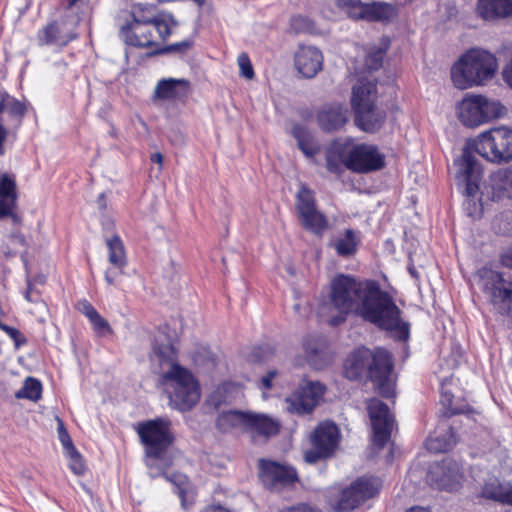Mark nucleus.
Wrapping results in <instances>:
<instances>
[{
  "label": "nucleus",
  "instance_id": "f257e3e1",
  "mask_svg": "<svg viewBox=\"0 0 512 512\" xmlns=\"http://www.w3.org/2000/svg\"><path fill=\"white\" fill-rule=\"evenodd\" d=\"M328 299L330 307L337 312L327 319L333 327L343 324L353 314L389 331L396 340L409 338V324L401 320L400 309L375 280L338 274L330 281Z\"/></svg>",
  "mask_w": 512,
  "mask_h": 512
},
{
  "label": "nucleus",
  "instance_id": "f03ea898",
  "mask_svg": "<svg viewBox=\"0 0 512 512\" xmlns=\"http://www.w3.org/2000/svg\"><path fill=\"white\" fill-rule=\"evenodd\" d=\"M472 151H476L491 163L512 161V129L499 126L480 133L467 142L462 156L454 161L455 177L460 184L465 185V194L468 196L477 193L482 174L480 164Z\"/></svg>",
  "mask_w": 512,
  "mask_h": 512
},
{
  "label": "nucleus",
  "instance_id": "7ed1b4c3",
  "mask_svg": "<svg viewBox=\"0 0 512 512\" xmlns=\"http://www.w3.org/2000/svg\"><path fill=\"white\" fill-rule=\"evenodd\" d=\"M154 360L161 367L158 384L169 399V406L180 412L191 410L200 400L199 381L192 372L176 362L173 345L156 339L153 346Z\"/></svg>",
  "mask_w": 512,
  "mask_h": 512
},
{
  "label": "nucleus",
  "instance_id": "20e7f679",
  "mask_svg": "<svg viewBox=\"0 0 512 512\" xmlns=\"http://www.w3.org/2000/svg\"><path fill=\"white\" fill-rule=\"evenodd\" d=\"M136 432L144 446L146 466L150 477L164 476L167 480L179 486V496L184 506V491L180 486L184 483L182 475H166L170 462L165 458L168 449L173 444L175 437L172 431V423L166 417H157L137 424Z\"/></svg>",
  "mask_w": 512,
  "mask_h": 512
},
{
  "label": "nucleus",
  "instance_id": "39448f33",
  "mask_svg": "<svg viewBox=\"0 0 512 512\" xmlns=\"http://www.w3.org/2000/svg\"><path fill=\"white\" fill-rule=\"evenodd\" d=\"M393 362L391 354L383 349L374 351L359 348L349 355L345 361V376L350 380L368 378L377 392L385 398L394 396Z\"/></svg>",
  "mask_w": 512,
  "mask_h": 512
},
{
  "label": "nucleus",
  "instance_id": "423d86ee",
  "mask_svg": "<svg viewBox=\"0 0 512 512\" xmlns=\"http://www.w3.org/2000/svg\"><path fill=\"white\" fill-rule=\"evenodd\" d=\"M496 57L482 49H470L451 68L453 85L461 90L485 84L497 70Z\"/></svg>",
  "mask_w": 512,
  "mask_h": 512
},
{
  "label": "nucleus",
  "instance_id": "0eeeda50",
  "mask_svg": "<svg viewBox=\"0 0 512 512\" xmlns=\"http://www.w3.org/2000/svg\"><path fill=\"white\" fill-rule=\"evenodd\" d=\"M375 99L376 85L373 82L360 80L353 87L351 104L355 124L367 133L379 131L386 119V112L375 105Z\"/></svg>",
  "mask_w": 512,
  "mask_h": 512
},
{
  "label": "nucleus",
  "instance_id": "6e6552de",
  "mask_svg": "<svg viewBox=\"0 0 512 512\" xmlns=\"http://www.w3.org/2000/svg\"><path fill=\"white\" fill-rule=\"evenodd\" d=\"M379 488L380 484L377 478L359 477L337 493H335V489H331L328 502L334 512H351L375 496Z\"/></svg>",
  "mask_w": 512,
  "mask_h": 512
},
{
  "label": "nucleus",
  "instance_id": "1a4fd4ad",
  "mask_svg": "<svg viewBox=\"0 0 512 512\" xmlns=\"http://www.w3.org/2000/svg\"><path fill=\"white\" fill-rule=\"evenodd\" d=\"M478 285L487 295L494 308L503 316L512 317V280L488 267L477 272Z\"/></svg>",
  "mask_w": 512,
  "mask_h": 512
},
{
  "label": "nucleus",
  "instance_id": "9d476101",
  "mask_svg": "<svg viewBox=\"0 0 512 512\" xmlns=\"http://www.w3.org/2000/svg\"><path fill=\"white\" fill-rule=\"evenodd\" d=\"M458 118L467 127H476L501 116L503 106L482 95H469L458 104Z\"/></svg>",
  "mask_w": 512,
  "mask_h": 512
},
{
  "label": "nucleus",
  "instance_id": "9b49d317",
  "mask_svg": "<svg viewBox=\"0 0 512 512\" xmlns=\"http://www.w3.org/2000/svg\"><path fill=\"white\" fill-rule=\"evenodd\" d=\"M333 1L341 12L346 14L348 18L355 21H388L396 14L394 6L385 2L364 3L361 0Z\"/></svg>",
  "mask_w": 512,
  "mask_h": 512
},
{
  "label": "nucleus",
  "instance_id": "f8f14e48",
  "mask_svg": "<svg viewBox=\"0 0 512 512\" xmlns=\"http://www.w3.org/2000/svg\"><path fill=\"white\" fill-rule=\"evenodd\" d=\"M177 26L178 22L172 16V21L167 22L166 32L158 29L159 25H156V21H152L149 25L122 28L120 36L130 46L139 48L158 47L160 43L165 42L172 35L174 28Z\"/></svg>",
  "mask_w": 512,
  "mask_h": 512
},
{
  "label": "nucleus",
  "instance_id": "ddd939ff",
  "mask_svg": "<svg viewBox=\"0 0 512 512\" xmlns=\"http://www.w3.org/2000/svg\"><path fill=\"white\" fill-rule=\"evenodd\" d=\"M39 47H51L60 51L77 38L76 24L65 17L54 19L42 26L36 33Z\"/></svg>",
  "mask_w": 512,
  "mask_h": 512
},
{
  "label": "nucleus",
  "instance_id": "4468645a",
  "mask_svg": "<svg viewBox=\"0 0 512 512\" xmlns=\"http://www.w3.org/2000/svg\"><path fill=\"white\" fill-rule=\"evenodd\" d=\"M339 439L338 427L331 422L319 424L310 437L311 449L304 454L307 463H316L330 457L335 451Z\"/></svg>",
  "mask_w": 512,
  "mask_h": 512
},
{
  "label": "nucleus",
  "instance_id": "2eb2a0df",
  "mask_svg": "<svg viewBox=\"0 0 512 512\" xmlns=\"http://www.w3.org/2000/svg\"><path fill=\"white\" fill-rule=\"evenodd\" d=\"M385 165L384 155L376 146L368 144L354 145L350 139L346 168L358 173L376 171Z\"/></svg>",
  "mask_w": 512,
  "mask_h": 512
},
{
  "label": "nucleus",
  "instance_id": "dca6fc26",
  "mask_svg": "<svg viewBox=\"0 0 512 512\" xmlns=\"http://www.w3.org/2000/svg\"><path fill=\"white\" fill-rule=\"evenodd\" d=\"M296 209L301 225L308 231L321 234L328 227V221L315 205L312 191L301 187L296 197Z\"/></svg>",
  "mask_w": 512,
  "mask_h": 512
},
{
  "label": "nucleus",
  "instance_id": "f3484780",
  "mask_svg": "<svg viewBox=\"0 0 512 512\" xmlns=\"http://www.w3.org/2000/svg\"><path fill=\"white\" fill-rule=\"evenodd\" d=\"M462 472L455 460L446 458L433 463L427 473V481L437 489L455 491L460 487Z\"/></svg>",
  "mask_w": 512,
  "mask_h": 512
},
{
  "label": "nucleus",
  "instance_id": "a211bd4d",
  "mask_svg": "<svg viewBox=\"0 0 512 512\" xmlns=\"http://www.w3.org/2000/svg\"><path fill=\"white\" fill-rule=\"evenodd\" d=\"M367 411L373 430V443L382 448L390 439L393 426L389 408L381 400L372 398L367 402Z\"/></svg>",
  "mask_w": 512,
  "mask_h": 512
},
{
  "label": "nucleus",
  "instance_id": "6ab92c4d",
  "mask_svg": "<svg viewBox=\"0 0 512 512\" xmlns=\"http://www.w3.org/2000/svg\"><path fill=\"white\" fill-rule=\"evenodd\" d=\"M259 477L266 488L275 491L298 480L297 472L293 467L263 459L259 461Z\"/></svg>",
  "mask_w": 512,
  "mask_h": 512
},
{
  "label": "nucleus",
  "instance_id": "aec40b11",
  "mask_svg": "<svg viewBox=\"0 0 512 512\" xmlns=\"http://www.w3.org/2000/svg\"><path fill=\"white\" fill-rule=\"evenodd\" d=\"M152 21H156V25H159L158 29L166 32L167 22L172 21V15L159 11L156 6L151 4H134L129 12V18L124 23L119 24L120 35L122 34V28L149 25Z\"/></svg>",
  "mask_w": 512,
  "mask_h": 512
},
{
  "label": "nucleus",
  "instance_id": "412c9836",
  "mask_svg": "<svg viewBox=\"0 0 512 512\" xmlns=\"http://www.w3.org/2000/svg\"><path fill=\"white\" fill-rule=\"evenodd\" d=\"M324 393V386L319 382H308L287 399V410L291 413H310L318 404Z\"/></svg>",
  "mask_w": 512,
  "mask_h": 512
},
{
  "label": "nucleus",
  "instance_id": "4be33fe9",
  "mask_svg": "<svg viewBox=\"0 0 512 512\" xmlns=\"http://www.w3.org/2000/svg\"><path fill=\"white\" fill-rule=\"evenodd\" d=\"M294 65L303 78H314L323 67V54L314 46H300L294 55Z\"/></svg>",
  "mask_w": 512,
  "mask_h": 512
},
{
  "label": "nucleus",
  "instance_id": "5701e85b",
  "mask_svg": "<svg viewBox=\"0 0 512 512\" xmlns=\"http://www.w3.org/2000/svg\"><path fill=\"white\" fill-rule=\"evenodd\" d=\"M108 261L111 267L104 274L109 285H115L119 275L124 273L127 266V257L124 244L119 236L107 237Z\"/></svg>",
  "mask_w": 512,
  "mask_h": 512
},
{
  "label": "nucleus",
  "instance_id": "b1692460",
  "mask_svg": "<svg viewBox=\"0 0 512 512\" xmlns=\"http://www.w3.org/2000/svg\"><path fill=\"white\" fill-rule=\"evenodd\" d=\"M26 111L25 105L6 91L0 90V155L4 153L3 144L8 136L9 130L5 126V114H8L12 121L20 124L21 118Z\"/></svg>",
  "mask_w": 512,
  "mask_h": 512
},
{
  "label": "nucleus",
  "instance_id": "393cba45",
  "mask_svg": "<svg viewBox=\"0 0 512 512\" xmlns=\"http://www.w3.org/2000/svg\"><path fill=\"white\" fill-rule=\"evenodd\" d=\"M189 92V80L184 78H163L155 86L153 100L178 101L186 98Z\"/></svg>",
  "mask_w": 512,
  "mask_h": 512
},
{
  "label": "nucleus",
  "instance_id": "a878e982",
  "mask_svg": "<svg viewBox=\"0 0 512 512\" xmlns=\"http://www.w3.org/2000/svg\"><path fill=\"white\" fill-rule=\"evenodd\" d=\"M280 422L262 413L248 412L245 432H248L253 438H269L279 433Z\"/></svg>",
  "mask_w": 512,
  "mask_h": 512
},
{
  "label": "nucleus",
  "instance_id": "bb28decb",
  "mask_svg": "<svg viewBox=\"0 0 512 512\" xmlns=\"http://www.w3.org/2000/svg\"><path fill=\"white\" fill-rule=\"evenodd\" d=\"M478 496L486 500L512 506V484L502 482L497 477L491 476L484 481Z\"/></svg>",
  "mask_w": 512,
  "mask_h": 512
},
{
  "label": "nucleus",
  "instance_id": "cd10ccee",
  "mask_svg": "<svg viewBox=\"0 0 512 512\" xmlns=\"http://www.w3.org/2000/svg\"><path fill=\"white\" fill-rule=\"evenodd\" d=\"M348 111L340 104L325 105L317 115L319 126L325 131L342 128L348 120Z\"/></svg>",
  "mask_w": 512,
  "mask_h": 512
},
{
  "label": "nucleus",
  "instance_id": "c85d7f7f",
  "mask_svg": "<svg viewBox=\"0 0 512 512\" xmlns=\"http://www.w3.org/2000/svg\"><path fill=\"white\" fill-rule=\"evenodd\" d=\"M477 13L488 21L507 18L512 15V0H478Z\"/></svg>",
  "mask_w": 512,
  "mask_h": 512
},
{
  "label": "nucleus",
  "instance_id": "c756f323",
  "mask_svg": "<svg viewBox=\"0 0 512 512\" xmlns=\"http://www.w3.org/2000/svg\"><path fill=\"white\" fill-rule=\"evenodd\" d=\"M350 139L336 140L327 150L326 164L327 169L332 173H340L343 167H346V158Z\"/></svg>",
  "mask_w": 512,
  "mask_h": 512
},
{
  "label": "nucleus",
  "instance_id": "7c9ffc66",
  "mask_svg": "<svg viewBox=\"0 0 512 512\" xmlns=\"http://www.w3.org/2000/svg\"><path fill=\"white\" fill-rule=\"evenodd\" d=\"M248 412L238 410H229L219 414L216 425L221 431H229L234 428H240L245 431Z\"/></svg>",
  "mask_w": 512,
  "mask_h": 512
},
{
  "label": "nucleus",
  "instance_id": "2f4dec72",
  "mask_svg": "<svg viewBox=\"0 0 512 512\" xmlns=\"http://www.w3.org/2000/svg\"><path fill=\"white\" fill-rule=\"evenodd\" d=\"M490 179L495 193L512 199V166L498 169L491 174Z\"/></svg>",
  "mask_w": 512,
  "mask_h": 512
},
{
  "label": "nucleus",
  "instance_id": "473e14b6",
  "mask_svg": "<svg viewBox=\"0 0 512 512\" xmlns=\"http://www.w3.org/2000/svg\"><path fill=\"white\" fill-rule=\"evenodd\" d=\"M292 134L296 138L299 149L307 157H313L320 151V147L314 142L312 135L303 126L296 125L292 129Z\"/></svg>",
  "mask_w": 512,
  "mask_h": 512
},
{
  "label": "nucleus",
  "instance_id": "72a5a7b5",
  "mask_svg": "<svg viewBox=\"0 0 512 512\" xmlns=\"http://www.w3.org/2000/svg\"><path fill=\"white\" fill-rule=\"evenodd\" d=\"M456 444V436L452 427H448L445 435L435 434L429 436L426 448L434 453L446 452Z\"/></svg>",
  "mask_w": 512,
  "mask_h": 512
},
{
  "label": "nucleus",
  "instance_id": "f704fd0d",
  "mask_svg": "<svg viewBox=\"0 0 512 512\" xmlns=\"http://www.w3.org/2000/svg\"><path fill=\"white\" fill-rule=\"evenodd\" d=\"M357 238L352 229H347L343 236L334 240L332 246L339 256L353 255L357 250Z\"/></svg>",
  "mask_w": 512,
  "mask_h": 512
},
{
  "label": "nucleus",
  "instance_id": "c9c22d12",
  "mask_svg": "<svg viewBox=\"0 0 512 512\" xmlns=\"http://www.w3.org/2000/svg\"><path fill=\"white\" fill-rule=\"evenodd\" d=\"M303 347L309 364L315 368H320L324 347L323 342L320 339H311L305 341Z\"/></svg>",
  "mask_w": 512,
  "mask_h": 512
},
{
  "label": "nucleus",
  "instance_id": "e433bc0d",
  "mask_svg": "<svg viewBox=\"0 0 512 512\" xmlns=\"http://www.w3.org/2000/svg\"><path fill=\"white\" fill-rule=\"evenodd\" d=\"M42 385L41 382L35 378L28 377L21 389L15 393L17 399H29L31 401H38L41 398Z\"/></svg>",
  "mask_w": 512,
  "mask_h": 512
},
{
  "label": "nucleus",
  "instance_id": "4c0bfd02",
  "mask_svg": "<svg viewBox=\"0 0 512 512\" xmlns=\"http://www.w3.org/2000/svg\"><path fill=\"white\" fill-rule=\"evenodd\" d=\"M0 198L15 205L17 200L16 181L12 175L0 173Z\"/></svg>",
  "mask_w": 512,
  "mask_h": 512
},
{
  "label": "nucleus",
  "instance_id": "58836bf2",
  "mask_svg": "<svg viewBox=\"0 0 512 512\" xmlns=\"http://www.w3.org/2000/svg\"><path fill=\"white\" fill-rule=\"evenodd\" d=\"M193 46L191 39H185L181 42L173 43L163 47H159L155 50V54H186Z\"/></svg>",
  "mask_w": 512,
  "mask_h": 512
},
{
  "label": "nucleus",
  "instance_id": "ea45409f",
  "mask_svg": "<svg viewBox=\"0 0 512 512\" xmlns=\"http://www.w3.org/2000/svg\"><path fill=\"white\" fill-rule=\"evenodd\" d=\"M440 402L445 409L444 414L446 416H451L464 412L462 409H459L453 405V394L445 388L444 382L441 384Z\"/></svg>",
  "mask_w": 512,
  "mask_h": 512
},
{
  "label": "nucleus",
  "instance_id": "a19ab883",
  "mask_svg": "<svg viewBox=\"0 0 512 512\" xmlns=\"http://www.w3.org/2000/svg\"><path fill=\"white\" fill-rule=\"evenodd\" d=\"M384 55L385 50L382 48L370 51L365 60V66L367 69L378 70L382 66Z\"/></svg>",
  "mask_w": 512,
  "mask_h": 512
},
{
  "label": "nucleus",
  "instance_id": "79ce46f5",
  "mask_svg": "<svg viewBox=\"0 0 512 512\" xmlns=\"http://www.w3.org/2000/svg\"><path fill=\"white\" fill-rule=\"evenodd\" d=\"M237 63L240 69V75L242 77L249 80L254 77V70L249 56L246 53H241L238 55Z\"/></svg>",
  "mask_w": 512,
  "mask_h": 512
},
{
  "label": "nucleus",
  "instance_id": "37998d69",
  "mask_svg": "<svg viewBox=\"0 0 512 512\" xmlns=\"http://www.w3.org/2000/svg\"><path fill=\"white\" fill-rule=\"evenodd\" d=\"M68 454L70 456V467L72 471L77 475L83 474L85 467L80 454L76 451L75 448L73 450H69Z\"/></svg>",
  "mask_w": 512,
  "mask_h": 512
},
{
  "label": "nucleus",
  "instance_id": "c03bdc74",
  "mask_svg": "<svg viewBox=\"0 0 512 512\" xmlns=\"http://www.w3.org/2000/svg\"><path fill=\"white\" fill-rule=\"evenodd\" d=\"M90 322L94 330L101 335L111 332L109 323L99 313L93 317Z\"/></svg>",
  "mask_w": 512,
  "mask_h": 512
},
{
  "label": "nucleus",
  "instance_id": "a18cd8bd",
  "mask_svg": "<svg viewBox=\"0 0 512 512\" xmlns=\"http://www.w3.org/2000/svg\"><path fill=\"white\" fill-rule=\"evenodd\" d=\"M0 329L14 341L16 347H20L26 342L25 338L22 336L18 329L10 327L6 324L1 325Z\"/></svg>",
  "mask_w": 512,
  "mask_h": 512
},
{
  "label": "nucleus",
  "instance_id": "49530a36",
  "mask_svg": "<svg viewBox=\"0 0 512 512\" xmlns=\"http://www.w3.org/2000/svg\"><path fill=\"white\" fill-rule=\"evenodd\" d=\"M58 434H59V439H60L62 445L64 446V448L67 450V452L69 450H73L74 446L72 444L71 438H70L69 434L67 433L66 429L63 427V423L61 421H59Z\"/></svg>",
  "mask_w": 512,
  "mask_h": 512
},
{
  "label": "nucleus",
  "instance_id": "de8ad7c7",
  "mask_svg": "<svg viewBox=\"0 0 512 512\" xmlns=\"http://www.w3.org/2000/svg\"><path fill=\"white\" fill-rule=\"evenodd\" d=\"M103 228V237L105 239V243L107 244V237L119 236L115 233V224L112 220H105L102 222Z\"/></svg>",
  "mask_w": 512,
  "mask_h": 512
},
{
  "label": "nucleus",
  "instance_id": "09e8293b",
  "mask_svg": "<svg viewBox=\"0 0 512 512\" xmlns=\"http://www.w3.org/2000/svg\"><path fill=\"white\" fill-rule=\"evenodd\" d=\"M80 305L82 306V312L89 320L98 314L97 310L89 302L83 301Z\"/></svg>",
  "mask_w": 512,
  "mask_h": 512
},
{
  "label": "nucleus",
  "instance_id": "8fccbe9b",
  "mask_svg": "<svg viewBox=\"0 0 512 512\" xmlns=\"http://www.w3.org/2000/svg\"><path fill=\"white\" fill-rule=\"evenodd\" d=\"M14 207L15 205L0 198V219L10 215Z\"/></svg>",
  "mask_w": 512,
  "mask_h": 512
},
{
  "label": "nucleus",
  "instance_id": "3c124183",
  "mask_svg": "<svg viewBox=\"0 0 512 512\" xmlns=\"http://www.w3.org/2000/svg\"><path fill=\"white\" fill-rule=\"evenodd\" d=\"M25 299L28 302L37 303L40 300L39 293L28 283L27 291L25 293Z\"/></svg>",
  "mask_w": 512,
  "mask_h": 512
},
{
  "label": "nucleus",
  "instance_id": "603ef678",
  "mask_svg": "<svg viewBox=\"0 0 512 512\" xmlns=\"http://www.w3.org/2000/svg\"><path fill=\"white\" fill-rule=\"evenodd\" d=\"M503 79L504 81L512 87V60L506 64V66L503 69Z\"/></svg>",
  "mask_w": 512,
  "mask_h": 512
},
{
  "label": "nucleus",
  "instance_id": "864d4df0",
  "mask_svg": "<svg viewBox=\"0 0 512 512\" xmlns=\"http://www.w3.org/2000/svg\"><path fill=\"white\" fill-rule=\"evenodd\" d=\"M276 375V371H270L266 376L262 378V385L266 389H270L272 386V380Z\"/></svg>",
  "mask_w": 512,
  "mask_h": 512
},
{
  "label": "nucleus",
  "instance_id": "5fc2aeb1",
  "mask_svg": "<svg viewBox=\"0 0 512 512\" xmlns=\"http://www.w3.org/2000/svg\"><path fill=\"white\" fill-rule=\"evenodd\" d=\"M261 352H262V348H260V347L259 348H255V350L253 352V355H252V357H253L252 360L253 361H259V362L266 360L267 356L266 355H262Z\"/></svg>",
  "mask_w": 512,
  "mask_h": 512
},
{
  "label": "nucleus",
  "instance_id": "6e6d98bb",
  "mask_svg": "<svg viewBox=\"0 0 512 512\" xmlns=\"http://www.w3.org/2000/svg\"><path fill=\"white\" fill-rule=\"evenodd\" d=\"M151 161L159 165V170L163 166V155L160 152H156L151 155Z\"/></svg>",
  "mask_w": 512,
  "mask_h": 512
},
{
  "label": "nucleus",
  "instance_id": "4d7b16f0",
  "mask_svg": "<svg viewBox=\"0 0 512 512\" xmlns=\"http://www.w3.org/2000/svg\"><path fill=\"white\" fill-rule=\"evenodd\" d=\"M201 512H229V510L218 505V506H209Z\"/></svg>",
  "mask_w": 512,
  "mask_h": 512
},
{
  "label": "nucleus",
  "instance_id": "13d9d810",
  "mask_svg": "<svg viewBox=\"0 0 512 512\" xmlns=\"http://www.w3.org/2000/svg\"><path fill=\"white\" fill-rule=\"evenodd\" d=\"M97 204H98L99 209L105 210V208H106V198H105V194L104 193H101L98 196Z\"/></svg>",
  "mask_w": 512,
  "mask_h": 512
},
{
  "label": "nucleus",
  "instance_id": "bf43d9fd",
  "mask_svg": "<svg viewBox=\"0 0 512 512\" xmlns=\"http://www.w3.org/2000/svg\"><path fill=\"white\" fill-rule=\"evenodd\" d=\"M293 309L295 310L296 313H298V314H300L302 316L307 315L308 312H309V308L308 307L304 308V311H301L302 307H301L300 303L294 304Z\"/></svg>",
  "mask_w": 512,
  "mask_h": 512
},
{
  "label": "nucleus",
  "instance_id": "052dcab7",
  "mask_svg": "<svg viewBox=\"0 0 512 512\" xmlns=\"http://www.w3.org/2000/svg\"><path fill=\"white\" fill-rule=\"evenodd\" d=\"M406 512H431L429 509L420 507V506H414L406 510Z\"/></svg>",
  "mask_w": 512,
  "mask_h": 512
},
{
  "label": "nucleus",
  "instance_id": "680f3d73",
  "mask_svg": "<svg viewBox=\"0 0 512 512\" xmlns=\"http://www.w3.org/2000/svg\"><path fill=\"white\" fill-rule=\"evenodd\" d=\"M79 0H64L67 9L72 8Z\"/></svg>",
  "mask_w": 512,
  "mask_h": 512
},
{
  "label": "nucleus",
  "instance_id": "e2e57ef3",
  "mask_svg": "<svg viewBox=\"0 0 512 512\" xmlns=\"http://www.w3.org/2000/svg\"><path fill=\"white\" fill-rule=\"evenodd\" d=\"M13 239L21 245H25V238L22 235H13Z\"/></svg>",
  "mask_w": 512,
  "mask_h": 512
},
{
  "label": "nucleus",
  "instance_id": "0e129e2a",
  "mask_svg": "<svg viewBox=\"0 0 512 512\" xmlns=\"http://www.w3.org/2000/svg\"><path fill=\"white\" fill-rule=\"evenodd\" d=\"M409 272H410V274H411L412 276L417 277V273H416L415 268H409Z\"/></svg>",
  "mask_w": 512,
  "mask_h": 512
},
{
  "label": "nucleus",
  "instance_id": "69168bd1",
  "mask_svg": "<svg viewBox=\"0 0 512 512\" xmlns=\"http://www.w3.org/2000/svg\"><path fill=\"white\" fill-rule=\"evenodd\" d=\"M194 2H196L199 6H202L206 0H193Z\"/></svg>",
  "mask_w": 512,
  "mask_h": 512
},
{
  "label": "nucleus",
  "instance_id": "338daca9",
  "mask_svg": "<svg viewBox=\"0 0 512 512\" xmlns=\"http://www.w3.org/2000/svg\"><path fill=\"white\" fill-rule=\"evenodd\" d=\"M300 20H303V18H301V17H297V18H295V19H294V21H295V22H298V21H300Z\"/></svg>",
  "mask_w": 512,
  "mask_h": 512
}]
</instances>
